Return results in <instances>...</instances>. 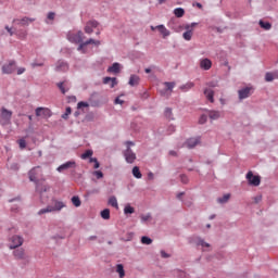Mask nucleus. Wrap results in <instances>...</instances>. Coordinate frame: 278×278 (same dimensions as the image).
<instances>
[{
  "label": "nucleus",
  "mask_w": 278,
  "mask_h": 278,
  "mask_svg": "<svg viewBox=\"0 0 278 278\" xmlns=\"http://www.w3.org/2000/svg\"><path fill=\"white\" fill-rule=\"evenodd\" d=\"M64 207H66L64 202L53 199L51 205L39 210L38 216H42V214H51V212H61Z\"/></svg>",
  "instance_id": "nucleus-1"
},
{
  "label": "nucleus",
  "mask_w": 278,
  "mask_h": 278,
  "mask_svg": "<svg viewBox=\"0 0 278 278\" xmlns=\"http://www.w3.org/2000/svg\"><path fill=\"white\" fill-rule=\"evenodd\" d=\"M126 151H124V156L125 160L128 164H134V162H136V153H134V151H131L130 147H134V142L132 141H126Z\"/></svg>",
  "instance_id": "nucleus-2"
},
{
  "label": "nucleus",
  "mask_w": 278,
  "mask_h": 278,
  "mask_svg": "<svg viewBox=\"0 0 278 278\" xmlns=\"http://www.w3.org/2000/svg\"><path fill=\"white\" fill-rule=\"evenodd\" d=\"M12 123V111L2 108L0 110V125H10Z\"/></svg>",
  "instance_id": "nucleus-3"
},
{
  "label": "nucleus",
  "mask_w": 278,
  "mask_h": 278,
  "mask_svg": "<svg viewBox=\"0 0 278 278\" xmlns=\"http://www.w3.org/2000/svg\"><path fill=\"white\" fill-rule=\"evenodd\" d=\"M28 177L30 181H34L35 184H38V177H42V168L40 166L34 167L33 169L29 170Z\"/></svg>",
  "instance_id": "nucleus-4"
},
{
  "label": "nucleus",
  "mask_w": 278,
  "mask_h": 278,
  "mask_svg": "<svg viewBox=\"0 0 278 278\" xmlns=\"http://www.w3.org/2000/svg\"><path fill=\"white\" fill-rule=\"evenodd\" d=\"M9 242L10 249H18V247H23V242H25V240L23 237L15 235L9 239Z\"/></svg>",
  "instance_id": "nucleus-5"
},
{
  "label": "nucleus",
  "mask_w": 278,
  "mask_h": 278,
  "mask_svg": "<svg viewBox=\"0 0 278 278\" xmlns=\"http://www.w3.org/2000/svg\"><path fill=\"white\" fill-rule=\"evenodd\" d=\"M67 39L70 42H75L76 45H79V42H83L84 40V33L81 30L77 33H68Z\"/></svg>",
  "instance_id": "nucleus-6"
},
{
  "label": "nucleus",
  "mask_w": 278,
  "mask_h": 278,
  "mask_svg": "<svg viewBox=\"0 0 278 278\" xmlns=\"http://www.w3.org/2000/svg\"><path fill=\"white\" fill-rule=\"evenodd\" d=\"M16 71V62L15 61H10L8 64H4L2 66V73L4 75H12Z\"/></svg>",
  "instance_id": "nucleus-7"
},
{
  "label": "nucleus",
  "mask_w": 278,
  "mask_h": 278,
  "mask_svg": "<svg viewBox=\"0 0 278 278\" xmlns=\"http://www.w3.org/2000/svg\"><path fill=\"white\" fill-rule=\"evenodd\" d=\"M247 179H248L250 186H260V184H261L260 176H254L253 172H249L247 174Z\"/></svg>",
  "instance_id": "nucleus-8"
},
{
  "label": "nucleus",
  "mask_w": 278,
  "mask_h": 278,
  "mask_svg": "<svg viewBox=\"0 0 278 278\" xmlns=\"http://www.w3.org/2000/svg\"><path fill=\"white\" fill-rule=\"evenodd\" d=\"M194 25L195 24H191V25H186L185 26V29L187 30V31H185L184 34H182V38L185 39V40H188V41H190V40H192V36H193V34H194V31H193V27H194Z\"/></svg>",
  "instance_id": "nucleus-9"
},
{
  "label": "nucleus",
  "mask_w": 278,
  "mask_h": 278,
  "mask_svg": "<svg viewBox=\"0 0 278 278\" xmlns=\"http://www.w3.org/2000/svg\"><path fill=\"white\" fill-rule=\"evenodd\" d=\"M88 45H94L96 47H99V45H101V41L94 40V39H89L79 45L78 51H83V53H86V51H84V49H86V47H88Z\"/></svg>",
  "instance_id": "nucleus-10"
},
{
  "label": "nucleus",
  "mask_w": 278,
  "mask_h": 278,
  "mask_svg": "<svg viewBox=\"0 0 278 278\" xmlns=\"http://www.w3.org/2000/svg\"><path fill=\"white\" fill-rule=\"evenodd\" d=\"M77 163L75 161H68L58 167L59 173H63V170H68V168H76Z\"/></svg>",
  "instance_id": "nucleus-11"
},
{
  "label": "nucleus",
  "mask_w": 278,
  "mask_h": 278,
  "mask_svg": "<svg viewBox=\"0 0 278 278\" xmlns=\"http://www.w3.org/2000/svg\"><path fill=\"white\" fill-rule=\"evenodd\" d=\"M35 112L36 116H45V118L51 117V110L48 108H37Z\"/></svg>",
  "instance_id": "nucleus-12"
},
{
  "label": "nucleus",
  "mask_w": 278,
  "mask_h": 278,
  "mask_svg": "<svg viewBox=\"0 0 278 278\" xmlns=\"http://www.w3.org/2000/svg\"><path fill=\"white\" fill-rule=\"evenodd\" d=\"M99 27L98 21H89L87 25L85 26V33L86 34H92L93 29H97Z\"/></svg>",
  "instance_id": "nucleus-13"
},
{
  "label": "nucleus",
  "mask_w": 278,
  "mask_h": 278,
  "mask_svg": "<svg viewBox=\"0 0 278 278\" xmlns=\"http://www.w3.org/2000/svg\"><path fill=\"white\" fill-rule=\"evenodd\" d=\"M201 142L200 138H190L185 142V147L187 149H194V147H197V144H199Z\"/></svg>",
  "instance_id": "nucleus-14"
},
{
  "label": "nucleus",
  "mask_w": 278,
  "mask_h": 278,
  "mask_svg": "<svg viewBox=\"0 0 278 278\" xmlns=\"http://www.w3.org/2000/svg\"><path fill=\"white\" fill-rule=\"evenodd\" d=\"M239 93V99H249L251 97V87H245L241 90L238 91Z\"/></svg>",
  "instance_id": "nucleus-15"
},
{
  "label": "nucleus",
  "mask_w": 278,
  "mask_h": 278,
  "mask_svg": "<svg viewBox=\"0 0 278 278\" xmlns=\"http://www.w3.org/2000/svg\"><path fill=\"white\" fill-rule=\"evenodd\" d=\"M13 255L15 257V260H26L27 256L25 255V249L20 248L15 251H13Z\"/></svg>",
  "instance_id": "nucleus-16"
},
{
  "label": "nucleus",
  "mask_w": 278,
  "mask_h": 278,
  "mask_svg": "<svg viewBox=\"0 0 278 278\" xmlns=\"http://www.w3.org/2000/svg\"><path fill=\"white\" fill-rule=\"evenodd\" d=\"M56 86L61 90L62 94H66V92L71 90V85L68 84V81L58 83Z\"/></svg>",
  "instance_id": "nucleus-17"
},
{
  "label": "nucleus",
  "mask_w": 278,
  "mask_h": 278,
  "mask_svg": "<svg viewBox=\"0 0 278 278\" xmlns=\"http://www.w3.org/2000/svg\"><path fill=\"white\" fill-rule=\"evenodd\" d=\"M200 67L203 71H210V68H212V61L210 59H202L200 61Z\"/></svg>",
  "instance_id": "nucleus-18"
},
{
  "label": "nucleus",
  "mask_w": 278,
  "mask_h": 278,
  "mask_svg": "<svg viewBox=\"0 0 278 278\" xmlns=\"http://www.w3.org/2000/svg\"><path fill=\"white\" fill-rule=\"evenodd\" d=\"M204 97L210 101V103H214V90L211 88L204 89Z\"/></svg>",
  "instance_id": "nucleus-19"
},
{
  "label": "nucleus",
  "mask_w": 278,
  "mask_h": 278,
  "mask_svg": "<svg viewBox=\"0 0 278 278\" xmlns=\"http://www.w3.org/2000/svg\"><path fill=\"white\" fill-rule=\"evenodd\" d=\"M49 190V185H42L40 181L36 182V191L39 194H42V192H47Z\"/></svg>",
  "instance_id": "nucleus-20"
},
{
  "label": "nucleus",
  "mask_w": 278,
  "mask_h": 278,
  "mask_svg": "<svg viewBox=\"0 0 278 278\" xmlns=\"http://www.w3.org/2000/svg\"><path fill=\"white\" fill-rule=\"evenodd\" d=\"M156 29L160 31L163 38H168V36H170V30L165 28L164 25L156 26Z\"/></svg>",
  "instance_id": "nucleus-21"
},
{
  "label": "nucleus",
  "mask_w": 278,
  "mask_h": 278,
  "mask_svg": "<svg viewBox=\"0 0 278 278\" xmlns=\"http://www.w3.org/2000/svg\"><path fill=\"white\" fill-rule=\"evenodd\" d=\"M55 71L66 73V71H68V64L64 62H59L56 64Z\"/></svg>",
  "instance_id": "nucleus-22"
},
{
  "label": "nucleus",
  "mask_w": 278,
  "mask_h": 278,
  "mask_svg": "<svg viewBox=\"0 0 278 278\" xmlns=\"http://www.w3.org/2000/svg\"><path fill=\"white\" fill-rule=\"evenodd\" d=\"M108 73H115V74L121 73V64L119 63H114L112 66H110L108 68Z\"/></svg>",
  "instance_id": "nucleus-23"
},
{
  "label": "nucleus",
  "mask_w": 278,
  "mask_h": 278,
  "mask_svg": "<svg viewBox=\"0 0 278 278\" xmlns=\"http://www.w3.org/2000/svg\"><path fill=\"white\" fill-rule=\"evenodd\" d=\"M128 84L129 86H138L140 84V76L131 75Z\"/></svg>",
  "instance_id": "nucleus-24"
},
{
  "label": "nucleus",
  "mask_w": 278,
  "mask_h": 278,
  "mask_svg": "<svg viewBox=\"0 0 278 278\" xmlns=\"http://www.w3.org/2000/svg\"><path fill=\"white\" fill-rule=\"evenodd\" d=\"M208 118H211V121H218V118H220V112L210 111L208 112Z\"/></svg>",
  "instance_id": "nucleus-25"
},
{
  "label": "nucleus",
  "mask_w": 278,
  "mask_h": 278,
  "mask_svg": "<svg viewBox=\"0 0 278 278\" xmlns=\"http://www.w3.org/2000/svg\"><path fill=\"white\" fill-rule=\"evenodd\" d=\"M116 273L119 275V278H125V267L123 264L116 265Z\"/></svg>",
  "instance_id": "nucleus-26"
},
{
  "label": "nucleus",
  "mask_w": 278,
  "mask_h": 278,
  "mask_svg": "<svg viewBox=\"0 0 278 278\" xmlns=\"http://www.w3.org/2000/svg\"><path fill=\"white\" fill-rule=\"evenodd\" d=\"M174 14L177 18H181L186 14V11L182 8H176Z\"/></svg>",
  "instance_id": "nucleus-27"
},
{
  "label": "nucleus",
  "mask_w": 278,
  "mask_h": 278,
  "mask_svg": "<svg viewBox=\"0 0 278 278\" xmlns=\"http://www.w3.org/2000/svg\"><path fill=\"white\" fill-rule=\"evenodd\" d=\"M132 175L136 177V179H142V173H140V167L135 166L132 168Z\"/></svg>",
  "instance_id": "nucleus-28"
},
{
  "label": "nucleus",
  "mask_w": 278,
  "mask_h": 278,
  "mask_svg": "<svg viewBox=\"0 0 278 278\" xmlns=\"http://www.w3.org/2000/svg\"><path fill=\"white\" fill-rule=\"evenodd\" d=\"M258 25L262 27V29H265L266 31H268V29H270L273 27V25L268 22H264V21H260Z\"/></svg>",
  "instance_id": "nucleus-29"
},
{
  "label": "nucleus",
  "mask_w": 278,
  "mask_h": 278,
  "mask_svg": "<svg viewBox=\"0 0 278 278\" xmlns=\"http://www.w3.org/2000/svg\"><path fill=\"white\" fill-rule=\"evenodd\" d=\"M100 214L103 220H110V208H104Z\"/></svg>",
  "instance_id": "nucleus-30"
},
{
  "label": "nucleus",
  "mask_w": 278,
  "mask_h": 278,
  "mask_svg": "<svg viewBox=\"0 0 278 278\" xmlns=\"http://www.w3.org/2000/svg\"><path fill=\"white\" fill-rule=\"evenodd\" d=\"M194 88V83H187L186 85H182L180 87V90H182L184 92H188V90Z\"/></svg>",
  "instance_id": "nucleus-31"
},
{
  "label": "nucleus",
  "mask_w": 278,
  "mask_h": 278,
  "mask_svg": "<svg viewBox=\"0 0 278 278\" xmlns=\"http://www.w3.org/2000/svg\"><path fill=\"white\" fill-rule=\"evenodd\" d=\"M229 199H231V194L226 193L223 195V198L217 199V203H227V201H229Z\"/></svg>",
  "instance_id": "nucleus-32"
},
{
  "label": "nucleus",
  "mask_w": 278,
  "mask_h": 278,
  "mask_svg": "<svg viewBox=\"0 0 278 278\" xmlns=\"http://www.w3.org/2000/svg\"><path fill=\"white\" fill-rule=\"evenodd\" d=\"M109 205L118 208V200H116V197H111L109 199Z\"/></svg>",
  "instance_id": "nucleus-33"
},
{
  "label": "nucleus",
  "mask_w": 278,
  "mask_h": 278,
  "mask_svg": "<svg viewBox=\"0 0 278 278\" xmlns=\"http://www.w3.org/2000/svg\"><path fill=\"white\" fill-rule=\"evenodd\" d=\"M72 203L75 207H80L81 206V200H79V197L74 195L72 198Z\"/></svg>",
  "instance_id": "nucleus-34"
},
{
  "label": "nucleus",
  "mask_w": 278,
  "mask_h": 278,
  "mask_svg": "<svg viewBox=\"0 0 278 278\" xmlns=\"http://www.w3.org/2000/svg\"><path fill=\"white\" fill-rule=\"evenodd\" d=\"M93 151L92 150H87L86 152H84L80 157L81 160H88V157H91V155H93Z\"/></svg>",
  "instance_id": "nucleus-35"
},
{
  "label": "nucleus",
  "mask_w": 278,
  "mask_h": 278,
  "mask_svg": "<svg viewBox=\"0 0 278 278\" xmlns=\"http://www.w3.org/2000/svg\"><path fill=\"white\" fill-rule=\"evenodd\" d=\"M136 212V208H134L131 205L127 204L124 207V214H134Z\"/></svg>",
  "instance_id": "nucleus-36"
},
{
  "label": "nucleus",
  "mask_w": 278,
  "mask_h": 278,
  "mask_svg": "<svg viewBox=\"0 0 278 278\" xmlns=\"http://www.w3.org/2000/svg\"><path fill=\"white\" fill-rule=\"evenodd\" d=\"M165 118H168V121H173V109L167 108L165 109Z\"/></svg>",
  "instance_id": "nucleus-37"
},
{
  "label": "nucleus",
  "mask_w": 278,
  "mask_h": 278,
  "mask_svg": "<svg viewBox=\"0 0 278 278\" xmlns=\"http://www.w3.org/2000/svg\"><path fill=\"white\" fill-rule=\"evenodd\" d=\"M90 164L93 163V168H99V166H101V164L99 163V161L97 160V157H90L89 159Z\"/></svg>",
  "instance_id": "nucleus-38"
},
{
  "label": "nucleus",
  "mask_w": 278,
  "mask_h": 278,
  "mask_svg": "<svg viewBox=\"0 0 278 278\" xmlns=\"http://www.w3.org/2000/svg\"><path fill=\"white\" fill-rule=\"evenodd\" d=\"M71 112H73V110L71 109V106H67L65 113L62 115V118H64V121L68 119V116H71Z\"/></svg>",
  "instance_id": "nucleus-39"
},
{
  "label": "nucleus",
  "mask_w": 278,
  "mask_h": 278,
  "mask_svg": "<svg viewBox=\"0 0 278 278\" xmlns=\"http://www.w3.org/2000/svg\"><path fill=\"white\" fill-rule=\"evenodd\" d=\"M198 247L210 249V243L205 242L203 239L198 241Z\"/></svg>",
  "instance_id": "nucleus-40"
},
{
  "label": "nucleus",
  "mask_w": 278,
  "mask_h": 278,
  "mask_svg": "<svg viewBox=\"0 0 278 278\" xmlns=\"http://www.w3.org/2000/svg\"><path fill=\"white\" fill-rule=\"evenodd\" d=\"M141 242H142V244H151L153 242V240L149 237H142Z\"/></svg>",
  "instance_id": "nucleus-41"
},
{
  "label": "nucleus",
  "mask_w": 278,
  "mask_h": 278,
  "mask_svg": "<svg viewBox=\"0 0 278 278\" xmlns=\"http://www.w3.org/2000/svg\"><path fill=\"white\" fill-rule=\"evenodd\" d=\"M273 73H266L265 75V81H274Z\"/></svg>",
  "instance_id": "nucleus-42"
},
{
  "label": "nucleus",
  "mask_w": 278,
  "mask_h": 278,
  "mask_svg": "<svg viewBox=\"0 0 278 278\" xmlns=\"http://www.w3.org/2000/svg\"><path fill=\"white\" fill-rule=\"evenodd\" d=\"M93 175L97 177V179H103V172L101 170L93 172Z\"/></svg>",
  "instance_id": "nucleus-43"
},
{
  "label": "nucleus",
  "mask_w": 278,
  "mask_h": 278,
  "mask_svg": "<svg viewBox=\"0 0 278 278\" xmlns=\"http://www.w3.org/2000/svg\"><path fill=\"white\" fill-rule=\"evenodd\" d=\"M142 223L151 220V214L141 215Z\"/></svg>",
  "instance_id": "nucleus-44"
},
{
  "label": "nucleus",
  "mask_w": 278,
  "mask_h": 278,
  "mask_svg": "<svg viewBox=\"0 0 278 278\" xmlns=\"http://www.w3.org/2000/svg\"><path fill=\"white\" fill-rule=\"evenodd\" d=\"M207 123V115H201L200 119H199V124L203 125Z\"/></svg>",
  "instance_id": "nucleus-45"
},
{
  "label": "nucleus",
  "mask_w": 278,
  "mask_h": 278,
  "mask_svg": "<svg viewBox=\"0 0 278 278\" xmlns=\"http://www.w3.org/2000/svg\"><path fill=\"white\" fill-rule=\"evenodd\" d=\"M18 144L20 149H25V147H27V142L25 141V139H20Z\"/></svg>",
  "instance_id": "nucleus-46"
},
{
  "label": "nucleus",
  "mask_w": 278,
  "mask_h": 278,
  "mask_svg": "<svg viewBox=\"0 0 278 278\" xmlns=\"http://www.w3.org/2000/svg\"><path fill=\"white\" fill-rule=\"evenodd\" d=\"M88 106H89V104L87 102H84V101L78 102V104H77L78 110H81V108H88Z\"/></svg>",
  "instance_id": "nucleus-47"
},
{
  "label": "nucleus",
  "mask_w": 278,
  "mask_h": 278,
  "mask_svg": "<svg viewBox=\"0 0 278 278\" xmlns=\"http://www.w3.org/2000/svg\"><path fill=\"white\" fill-rule=\"evenodd\" d=\"M166 90H173L175 88V83H165Z\"/></svg>",
  "instance_id": "nucleus-48"
},
{
  "label": "nucleus",
  "mask_w": 278,
  "mask_h": 278,
  "mask_svg": "<svg viewBox=\"0 0 278 278\" xmlns=\"http://www.w3.org/2000/svg\"><path fill=\"white\" fill-rule=\"evenodd\" d=\"M17 22L20 23V25H27V23H29V18L25 17Z\"/></svg>",
  "instance_id": "nucleus-49"
},
{
  "label": "nucleus",
  "mask_w": 278,
  "mask_h": 278,
  "mask_svg": "<svg viewBox=\"0 0 278 278\" xmlns=\"http://www.w3.org/2000/svg\"><path fill=\"white\" fill-rule=\"evenodd\" d=\"M180 181H181L182 184H188V176L181 175V176H180Z\"/></svg>",
  "instance_id": "nucleus-50"
},
{
  "label": "nucleus",
  "mask_w": 278,
  "mask_h": 278,
  "mask_svg": "<svg viewBox=\"0 0 278 278\" xmlns=\"http://www.w3.org/2000/svg\"><path fill=\"white\" fill-rule=\"evenodd\" d=\"M118 84V81L116 80V78H111V88H114V86H116Z\"/></svg>",
  "instance_id": "nucleus-51"
},
{
  "label": "nucleus",
  "mask_w": 278,
  "mask_h": 278,
  "mask_svg": "<svg viewBox=\"0 0 278 278\" xmlns=\"http://www.w3.org/2000/svg\"><path fill=\"white\" fill-rule=\"evenodd\" d=\"M48 18L49 21H53V18H55V13L53 12L48 13Z\"/></svg>",
  "instance_id": "nucleus-52"
},
{
  "label": "nucleus",
  "mask_w": 278,
  "mask_h": 278,
  "mask_svg": "<svg viewBox=\"0 0 278 278\" xmlns=\"http://www.w3.org/2000/svg\"><path fill=\"white\" fill-rule=\"evenodd\" d=\"M199 8V10H203V4H201L200 2H194L193 3V8Z\"/></svg>",
  "instance_id": "nucleus-53"
},
{
  "label": "nucleus",
  "mask_w": 278,
  "mask_h": 278,
  "mask_svg": "<svg viewBox=\"0 0 278 278\" xmlns=\"http://www.w3.org/2000/svg\"><path fill=\"white\" fill-rule=\"evenodd\" d=\"M112 77H104L103 78V84H110V81H112Z\"/></svg>",
  "instance_id": "nucleus-54"
},
{
  "label": "nucleus",
  "mask_w": 278,
  "mask_h": 278,
  "mask_svg": "<svg viewBox=\"0 0 278 278\" xmlns=\"http://www.w3.org/2000/svg\"><path fill=\"white\" fill-rule=\"evenodd\" d=\"M25 73V67L17 68V75H23Z\"/></svg>",
  "instance_id": "nucleus-55"
},
{
  "label": "nucleus",
  "mask_w": 278,
  "mask_h": 278,
  "mask_svg": "<svg viewBox=\"0 0 278 278\" xmlns=\"http://www.w3.org/2000/svg\"><path fill=\"white\" fill-rule=\"evenodd\" d=\"M161 257H170V255H168L165 251H161Z\"/></svg>",
  "instance_id": "nucleus-56"
},
{
  "label": "nucleus",
  "mask_w": 278,
  "mask_h": 278,
  "mask_svg": "<svg viewBox=\"0 0 278 278\" xmlns=\"http://www.w3.org/2000/svg\"><path fill=\"white\" fill-rule=\"evenodd\" d=\"M7 31L10 34V36H14V31H12V28L9 26H5Z\"/></svg>",
  "instance_id": "nucleus-57"
},
{
  "label": "nucleus",
  "mask_w": 278,
  "mask_h": 278,
  "mask_svg": "<svg viewBox=\"0 0 278 278\" xmlns=\"http://www.w3.org/2000/svg\"><path fill=\"white\" fill-rule=\"evenodd\" d=\"M115 103H116V104H119V105H123L124 101L121 100V98H116V99H115Z\"/></svg>",
  "instance_id": "nucleus-58"
},
{
  "label": "nucleus",
  "mask_w": 278,
  "mask_h": 278,
  "mask_svg": "<svg viewBox=\"0 0 278 278\" xmlns=\"http://www.w3.org/2000/svg\"><path fill=\"white\" fill-rule=\"evenodd\" d=\"M274 79H278V71L271 72Z\"/></svg>",
  "instance_id": "nucleus-59"
},
{
  "label": "nucleus",
  "mask_w": 278,
  "mask_h": 278,
  "mask_svg": "<svg viewBox=\"0 0 278 278\" xmlns=\"http://www.w3.org/2000/svg\"><path fill=\"white\" fill-rule=\"evenodd\" d=\"M216 86H217L216 83H208L210 88H216Z\"/></svg>",
  "instance_id": "nucleus-60"
},
{
  "label": "nucleus",
  "mask_w": 278,
  "mask_h": 278,
  "mask_svg": "<svg viewBox=\"0 0 278 278\" xmlns=\"http://www.w3.org/2000/svg\"><path fill=\"white\" fill-rule=\"evenodd\" d=\"M36 66H42V63H33V68H36Z\"/></svg>",
  "instance_id": "nucleus-61"
},
{
  "label": "nucleus",
  "mask_w": 278,
  "mask_h": 278,
  "mask_svg": "<svg viewBox=\"0 0 278 278\" xmlns=\"http://www.w3.org/2000/svg\"><path fill=\"white\" fill-rule=\"evenodd\" d=\"M258 201H262V197L261 195L255 198V203H257Z\"/></svg>",
  "instance_id": "nucleus-62"
},
{
  "label": "nucleus",
  "mask_w": 278,
  "mask_h": 278,
  "mask_svg": "<svg viewBox=\"0 0 278 278\" xmlns=\"http://www.w3.org/2000/svg\"><path fill=\"white\" fill-rule=\"evenodd\" d=\"M149 179H153V173L148 174Z\"/></svg>",
  "instance_id": "nucleus-63"
},
{
  "label": "nucleus",
  "mask_w": 278,
  "mask_h": 278,
  "mask_svg": "<svg viewBox=\"0 0 278 278\" xmlns=\"http://www.w3.org/2000/svg\"><path fill=\"white\" fill-rule=\"evenodd\" d=\"M89 240H97V236L89 237Z\"/></svg>",
  "instance_id": "nucleus-64"
}]
</instances>
